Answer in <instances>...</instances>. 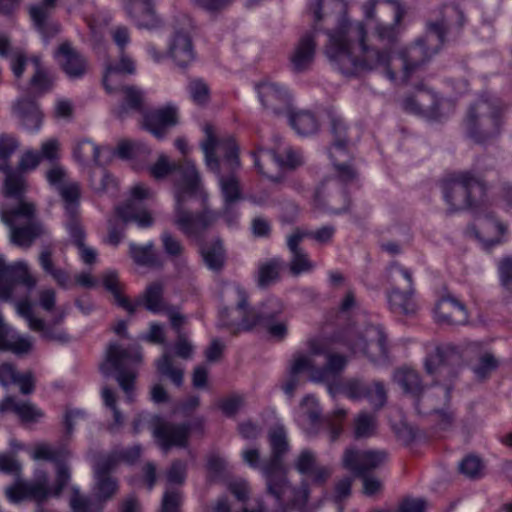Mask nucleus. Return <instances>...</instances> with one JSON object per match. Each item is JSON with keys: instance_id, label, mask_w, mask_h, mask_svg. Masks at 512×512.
<instances>
[{"instance_id": "nucleus-1", "label": "nucleus", "mask_w": 512, "mask_h": 512, "mask_svg": "<svg viewBox=\"0 0 512 512\" xmlns=\"http://www.w3.org/2000/svg\"><path fill=\"white\" fill-rule=\"evenodd\" d=\"M324 8L341 15L336 28L328 32L326 55L331 65L345 76L380 72L391 81L400 79L407 82L439 52L447 30L464 23L463 12L457 6L446 5L441 19L427 24L424 36L400 50L397 57H392L390 49L379 48L370 43L362 22H353L346 17L347 4L344 0L312 2L309 9L313 12L315 22L323 19Z\"/></svg>"}, {"instance_id": "nucleus-2", "label": "nucleus", "mask_w": 512, "mask_h": 512, "mask_svg": "<svg viewBox=\"0 0 512 512\" xmlns=\"http://www.w3.org/2000/svg\"><path fill=\"white\" fill-rule=\"evenodd\" d=\"M175 172V206L172 223L185 236L198 238L218 219V214L210 210L192 213L188 202L197 193L200 186L199 173L195 164L186 160L182 164L170 163L165 155H161L150 167V174L155 179H162Z\"/></svg>"}, {"instance_id": "nucleus-3", "label": "nucleus", "mask_w": 512, "mask_h": 512, "mask_svg": "<svg viewBox=\"0 0 512 512\" xmlns=\"http://www.w3.org/2000/svg\"><path fill=\"white\" fill-rule=\"evenodd\" d=\"M204 132L206 137L201 148L205 164L218 177L224 204L236 203L241 199V186L237 176L240 169L237 145L230 136L216 137L210 125L205 126Z\"/></svg>"}, {"instance_id": "nucleus-4", "label": "nucleus", "mask_w": 512, "mask_h": 512, "mask_svg": "<svg viewBox=\"0 0 512 512\" xmlns=\"http://www.w3.org/2000/svg\"><path fill=\"white\" fill-rule=\"evenodd\" d=\"M446 354L444 349L436 347L426 357L425 369L428 374L436 377L437 383L425 387L415 403L419 413L434 415L441 429H446L453 421L448 403L451 382L457 376V370L448 362Z\"/></svg>"}, {"instance_id": "nucleus-5", "label": "nucleus", "mask_w": 512, "mask_h": 512, "mask_svg": "<svg viewBox=\"0 0 512 512\" xmlns=\"http://www.w3.org/2000/svg\"><path fill=\"white\" fill-rule=\"evenodd\" d=\"M69 450L65 446L53 447L41 444L35 447L32 458L35 460H48L58 465L56 485L52 491L48 488V476L40 472L34 482H20L6 489V495L11 502L17 503L25 498L37 502L44 501L52 493L58 496L70 479L68 468L63 462L69 457Z\"/></svg>"}, {"instance_id": "nucleus-6", "label": "nucleus", "mask_w": 512, "mask_h": 512, "mask_svg": "<svg viewBox=\"0 0 512 512\" xmlns=\"http://www.w3.org/2000/svg\"><path fill=\"white\" fill-rule=\"evenodd\" d=\"M271 459L262 466L267 490L280 504L302 508L305 506L309 490L306 484L298 490L292 488L285 475L281 457L288 450L286 432L283 427H275L270 432Z\"/></svg>"}, {"instance_id": "nucleus-7", "label": "nucleus", "mask_w": 512, "mask_h": 512, "mask_svg": "<svg viewBox=\"0 0 512 512\" xmlns=\"http://www.w3.org/2000/svg\"><path fill=\"white\" fill-rule=\"evenodd\" d=\"M506 105L495 95L484 93L468 109L463 122L466 135L477 143L497 137L502 129Z\"/></svg>"}, {"instance_id": "nucleus-8", "label": "nucleus", "mask_w": 512, "mask_h": 512, "mask_svg": "<svg viewBox=\"0 0 512 512\" xmlns=\"http://www.w3.org/2000/svg\"><path fill=\"white\" fill-rule=\"evenodd\" d=\"M141 361L142 355L138 347L123 348L117 343H111L106 350L105 360L100 365L104 376L115 374L116 381L129 403L134 401L137 368Z\"/></svg>"}, {"instance_id": "nucleus-9", "label": "nucleus", "mask_w": 512, "mask_h": 512, "mask_svg": "<svg viewBox=\"0 0 512 512\" xmlns=\"http://www.w3.org/2000/svg\"><path fill=\"white\" fill-rule=\"evenodd\" d=\"M442 193L450 212L476 207L483 202L485 185L470 172H459L442 182Z\"/></svg>"}, {"instance_id": "nucleus-10", "label": "nucleus", "mask_w": 512, "mask_h": 512, "mask_svg": "<svg viewBox=\"0 0 512 512\" xmlns=\"http://www.w3.org/2000/svg\"><path fill=\"white\" fill-rule=\"evenodd\" d=\"M221 295L227 306L219 312V325L232 333L250 330L257 325L255 309L248 306L247 293L237 283L223 286Z\"/></svg>"}, {"instance_id": "nucleus-11", "label": "nucleus", "mask_w": 512, "mask_h": 512, "mask_svg": "<svg viewBox=\"0 0 512 512\" xmlns=\"http://www.w3.org/2000/svg\"><path fill=\"white\" fill-rule=\"evenodd\" d=\"M309 353L306 356L312 358L311 381L316 383H327L328 391L334 395L341 392L340 386H334L331 381L335 380L345 369L348 360L345 356L329 351L326 344L319 339H312L308 342Z\"/></svg>"}, {"instance_id": "nucleus-12", "label": "nucleus", "mask_w": 512, "mask_h": 512, "mask_svg": "<svg viewBox=\"0 0 512 512\" xmlns=\"http://www.w3.org/2000/svg\"><path fill=\"white\" fill-rule=\"evenodd\" d=\"M1 219L10 228V239L16 246L28 248L42 233L33 203L21 200L16 208L3 211Z\"/></svg>"}, {"instance_id": "nucleus-13", "label": "nucleus", "mask_w": 512, "mask_h": 512, "mask_svg": "<svg viewBox=\"0 0 512 512\" xmlns=\"http://www.w3.org/2000/svg\"><path fill=\"white\" fill-rule=\"evenodd\" d=\"M388 277L392 288L387 294L390 310L397 315H412L417 310L414 300V288L411 272L393 263L389 267Z\"/></svg>"}, {"instance_id": "nucleus-14", "label": "nucleus", "mask_w": 512, "mask_h": 512, "mask_svg": "<svg viewBox=\"0 0 512 512\" xmlns=\"http://www.w3.org/2000/svg\"><path fill=\"white\" fill-rule=\"evenodd\" d=\"M342 341L355 355H362L373 363H380L387 359L388 348L386 336L378 326H369L363 335L349 329Z\"/></svg>"}, {"instance_id": "nucleus-15", "label": "nucleus", "mask_w": 512, "mask_h": 512, "mask_svg": "<svg viewBox=\"0 0 512 512\" xmlns=\"http://www.w3.org/2000/svg\"><path fill=\"white\" fill-rule=\"evenodd\" d=\"M49 184L58 192L64 205L67 216V224H80L79 205L81 190L79 183L68 177L66 170L59 165H54L46 172Z\"/></svg>"}, {"instance_id": "nucleus-16", "label": "nucleus", "mask_w": 512, "mask_h": 512, "mask_svg": "<svg viewBox=\"0 0 512 512\" xmlns=\"http://www.w3.org/2000/svg\"><path fill=\"white\" fill-rule=\"evenodd\" d=\"M110 35L120 52V59L119 62L109 64L106 68L103 84L108 91L116 88L119 73L134 74L136 71L135 62L129 55L124 53L131 41L129 29L123 25H119L110 30Z\"/></svg>"}, {"instance_id": "nucleus-17", "label": "nucleus", "mask_w": 512, "mask_h": 512, "mask_svg": "<svg viewBox=\"0 0 512 512\" xmlns=\"http://www.w3.org/2000/svg\"><path fill=\"white\" fill-rule=\"evenodd\" d=\"M152 195V191L144 184H135L126 203L116 208L117 215L124 223H135L139 228L152 226L154 219L142 206V201L150 199Z\"/></svg>"}, {"instance_id": "nucleus-18", "label": "nucleus", "mask_w": 512, "mask_h": 512, "mask_svg": "<svg viewBox=\"0 0 512 512\" xmlns=\"http://www.w3.org/2000/svg\"><path fill=\"white\" fill-rule=\"evenodd\" d=\"M191 428L190 423L176 424L159 416H154L151 420L153 437L164 453L172 447H187Z\"/></svg>"}, {"instance_id": "nucleus-19", "label": "nucleus", "mask_w": 512, "mask_h": 512, "mask_svg": "<svg viewBox=\"0 0 512 512\" xmlns=\"http://www.w3.org/2000/svg\"><path fill=\"white\" fill-rule=\"evenodd\" d=\"M340 391L353 401L367 400L375 411L387 402V391L381 381L365 383L358 378H349L341 384Z\"/></svg>"}, {"instance_id": "nucleus-20", "label": "nucleus", "mask_w": 512, "mask_h": 512, "mask_svg": "<svg viewBox=\"0 0 512 512\" xmlns=\"http://www.w3.org/2000/svg\"><path fill=\"white\" fill-rule=\"evenodd\" d=\"M332 132L335 141L330 148L329 155L341 182L347 184L356 178V172L349 164L351 155L346 147L345 125L341 119H332Z\"/></svg>"}, {"instance_id": "nucleus-21", "label": "nucleus", "mask_w": 512, "mask_h": 512, "mask_svg": "<svg viewBox=\"0 0 512 512\" xmlns=\"http://www.w3.org/2000/svg\"><path fill=\"white\" fill-rule=\"evenodd\" d=\"M258 99L263 108L275 115L290 113L292 102L288 89L278 82L263 80L255 85Z\"/></svg>"}, {"instance_id": "nucleus-22", "label": "nucleus", "mask_w": 512, "mask_h": 512, "mask_svg": "<svg viewBox=\"0 0 512 512\" xmlns=\"http://www.w3.org/2000/svg\"><path fill=\"white\" fill-rule=\"evenodd\" d=\"M387 459L388 453L385 450L348 448L344 451L342 462L356 476H364L383 465Z\"/></svg>"}, {"instance_id": "nucleus-23", "label": "nucleus", "mask_w": 512, "mask_h": 512, "mask_svg": "<svg viewBox=\"0 0 512 512\" xmlns=\"http://www.w3.org/2000/svg\"><path fill=\"white\" fill-rule=\"evenodd\" d=\"M57 1L41 0L28 7L29 16L34 27L46 40L54 37L60 31V25L55 21H50V16L56 7Z\"/></svg>"}, {"instance_id": "nucleus-24", "label": "nucleus", "mask_w": 512, "mask_h": 512, "mask_svg": "<svg viewBox=\"0 0 512 512\" xmlns=\"http://www.w3.org/2000/svg\"><path fill=\"white\" fill-rule=\"evenodd\" d=\"M434 315L439 324L462 325L468 321L465 305L452 295L443 296L437 301Z\"/></svg>"}, {"instance_id": "nucleus-25", "label": "nucleus", "mask_w": 512, "mask_h": 512, "mask_svg": "<svg viewBox=\"0 0 512 512\" xmlns=\"http://www.w3.org/2000/svg\"><path fill=\"white\" fill-rule=\"evenodd\" d=\"M177 124V109L172 105L148 111L143 117V127L156 138L162 139L166 129Z\"/></svg>"}, {"instance_id": "nucleus-26", "label": "nucleus", "mask_w": 512, "mask_h": 512, "mask_svg": "<svg viewBox=\"0 0 512 512\" xmlns=\"http://www.w3.org/2000/svg\"><path fill=\"white\" fill-rule=\"evenodd\" d=\"M127 16L139 28L151 29L159 24L152 0H119Z\"/></svg>"}, {"instance_id": "nucleus-27", "label": "nucleus", "mask_w": 512, "mask_h": 512, "mask_svg": "<svg viewBox=\"0 0 512 512\" xmlns=\"http://www.w3.org/2000/svg\"><path fill=\"white\" fill-rule=\"evenodd\" d=\"M439 99L429 88L416 87L414 93L403 101V108L417 115L434 116L437 114Z\"/></svg>"}, {"instance_id": "nucleus-28", "label": "nucleus", "mask_w": 512, "mask_h": 512, "mask_svg": "<svg viewBox=\"0 0 512 512\" xmlns=\"http://www.w3.org/2000/svg\"><path fill=\"white\" fill-rule=\"evenodd\" d=\"M33 338L28 335H21L10 327L0 313V350L10 351L21 356L29 354L33 350Z\"/></svg>"}, {"instance_id": "nucleus-29", "label": "nucleus", "mask_w": 512, "mask_h": 512, "mask_svg": "<svg viewBox=\"0 0 512 512\" xmlns=\"http://www.w3.org/2000/svg\"><path fill=\"white\" fill-rule=\"evenodd\" d=\"M18 314L23 317L31 330L41 333V336L49 341H68V335L62 330H56L47 325L44 320L33 314L32 304L29 300L19 301L16 304Z\"/></svg>"}, {"instance_id": "nucleus-30", "label": "nucleus", "mask_w": 512, "mask_h": 512, "mask_svg": "<svg viewBox=\"0 0 512 512\" xmlns=\"http://www.w3.org/2000/svg\"><path fill=\"white\" fill-rule=\"evenodd\" d=\"M55 57L69 78H80L87 71L85 58L67 42L59 46Z\"/></svg>"}, {"instance_id": "nucleus-31", "label": "nucleus", "mask_w": 512, "mask_h": 512, "mask_svg": "<svg viewBox=\"0 0 512 512\" xmlns=\"http://www.w3.org/2000/svg\"><path fill=\"white\" fill-rule=\"evenodd\" d=\"M251 155L254 158V166L261 174H265L260 163L261 156L268 157L280 169H294L303 163L301 154L291 148L285 150V157L279 155L276 149L267 150L264 148H259L257 151L251 152Z\"/></svg>"}, {"instance_id": "nucleus-32", "label": "nucleus", "mask_w": 512, "mask_h": 512, "mask_svg": "<svg viewBox=\"0 0 512 512\" xmlns=\"http://www.w3.org/2000/svg\"><path fill=\"white\" fill-rule=\"evenodd\" d=\"M124 74L119 73V80L115 89L111 91L106 89L109 94H119L122 96L121 104L113 110V113L118 118H123L129 110H140L143 102V94L138 88L122 84V76Z\"/></svg>"}, {"instance_id": "nucleus-33", "label": "nucleus", "mask_w": 512, "mask_h": 512, "mask_svg": "<svg viewBox=\"0 0 512 512\" xmlns=\"http://www.w3.org/2000/svg\"><path fill=\"white\" fill-rule=\"evenodd\" d=\"M294 466L300 474L311 476L313 483L319 485L323 484L331 475L328 467L317 464L316 454L309 449L301 451L295 459Z\"/></svg>"}, {"instance_id": "nucleus-34", "label": "nucleus", "mask_w": 512, "mask_h": 512, "mask_svg": "<svg viewBox=\"0 0 512 512\" xmlns=\"http://www.w3.org/2000/svg\"><path fill=\"white\" fill-rule=\"evenodd\" d=\"M312 371V358L306 356L304 353H296L293 355L287 375L284 379L282 389L289 397H292L296 388L300 384V374L303 372H309L311 378Z\"/></svg>"}, {"instance_id": "nucleus-35", "label": "nucleus", "mask_w": 512, "mask_h": 512, "mask_svg": "<svg viewBox=\"0 0 512 512\" xmlns=\"http://www.w3.org/2000/svg\"><path fill=\"white\" fill-rule=\"evenodd\" d=\"M316 43L312 33L305 34L295 47L290 57L294 72L301 73L309 70L315 57Z\"/></svg>"}, {"instance_id": "nucleus-36", "label": "nucleus", "mask_w": 512, "mask_h": 512, "mask_svg": "<svg viewBox=\"0 0 512 512\" xmlns=\"http://www.w3.org/2000/svg\"><path fill=\"white\" fill-rule=\"evenodd\" d=\"M11 384L19 386L22 394H30L34 390V376L30 371L19 373L13 364L4 362L0 364V385Z\"/></svg>"}, {"instance_id": "nucleus-37", "label": "nucleus", "mask_w": 512, "mask_h": 512, "mask_svg": "<svg viewBox=\"0 0 512 512\" xmlns=\"http://www.w3.org/2000/svg\"><path fill=\"white\" fill-rule=\"evenodd\" d=\"M169 54L177 66L184 68L194 60V51L188 31H177L170 43Z\"/></svg>"}, {"instance_id": "nucleus-38", "label": "nucleus", "mask_w": 512, "mask_h": 512, "mask_svg": "<svg viewBox=\"0 0 512 512\" xmlns=\"http://www.w3.org/2000/svg\"><path fill=\"white\" fill-rule=\"evenodd\" d=\"M384 2L392 5L394 13L393 22L386 24L377 20L373 28V33L380 41L392 44L397 40L399 34L398 25L404 16V10L398 0H385Z\"/></svg>"}, {"instance_id": "nucleus-39", "label": "nucleus", "mask_w": 512, "mask_h": 512, "mask_svg": "<svg viewBox=\"0 0 512 512\" xmlns=\"http://www.w3.org/2000/svg\"><path fill=\"white\" fill-rule=\"evenodd\" d=\"M0 57L9 58L13 75L17 79L22 77L29 58L24 49L12 46L6 35H0Z\"/></svg>"}, {"instance_id": "nucleus-40", "label": "nucleus", "mask_w": 512, "mask_h": 512, "mask_svg": "<svg viewBox=\"0 0 512 512\" xmlns=\"http://www.w3.org/2000/svg\"><path fill=\"white\" fill-rule=\"evenodd\" d=\"M14 112L28 131L39 130L42 124V113L37 104L30 99L18 100Z\"/></svg>"}, {"instance_id": "nucleus-41", "label": "nucleus", "mask_w": 512, "mask_h": 512, "mask_svg": "<svg viewBox=\"0 0 512 512\" xmlns=\"http://www.w3.org/2000/svg\"><path fill=\"white\" fill-rule=\"evenodd\" d=\"M14 412L23 422L37 421L42 412L30 402H17L14 397L7 396L0 401V412Z\"/></svg>"}, {"instance_id": "nucleus-42", "label": "nucleus", "mask_w": 512, "mask_h": 512, "mask_svg": "<svg viewBox=\"0 0 512 512\" xmlns=\"http://www.w3.org/2000/svg\"><path fill=\"white\" fill-rule=\"evenodd\" d=\"M394 380L403 391L413 397L415 401L425 389L421 384L418 372L412 368L403 367L398 369L394 373Z\"/></svg>"}, {"instance_id": "nucleus-43", "label": "nucleus", "mask_w": 512, "mask_h": 512, "mask_svg": "<svg viewBox=\"0 0 512 512\" xmlns=\"http://www.w3.org/2000/svg\"><path fill=\"white\" fill-rule=\"evenodd\" d=\"M292 129L301 136H309L318 130V120L309 111L294 112L291 108L290 113L286 114Z\"/></svg>"}, {"instance_id": "nucleus-44", "label": "nucleus", "mask_w": 512, "mask_h": 512, "mask_svg": "<svg viewBox=\"0 0 512 512\" xmlns=\"http://www.w3.org/2000/svg\"><path fill=\"white\" fill-rule=\"evenodd\" d=\"M10 277H17V281L28 288H33L36 285V279L29 273L27 263L18 261L12 265H6L0 256V282Z\"/></svg>"}, {"instance_id": "nucleus-45", "label": "nucleus", "mask_w": 512, "mask_h": 512, "mask_svg": "<svg viewBox=\"0 0 512 512\" xmlns=\"http://www.w3.org/2000/svg\"><path fill=\"white\" fill-rule=\"evenodd\" d=\"M30 61L34 66V74L29 82L31 89L38 94L49 91L53 84L50 71L42 64L39 56H32Z\"/></svg>"}, {"instance_id": "nucleus-46", "label": "nucleus", "mask_w": 512, "mask_h": 512, "mask_svg": "<svg viewBox=\"0 0 512 512\" xmlns=\"http://www.w3.org/2000/svg\"><path fill=\"white\" fill-rule=\"evenodd\" d=\"M160 240L165 254L176 264L177 267L185 268V248L181 241L169 231H163Z\"/></svg>"}, {"instance_id": "nucleus-47", "label": "nucleus", "mask_w": 512, "mask_h": 512, "mask_svg": "<svg viewBox=\"0 0 512 512\" xmlns=\"http://www.w3.org/2000/svg\"><path fill=\"white\" fill-rule=\"evenodd\" d=\"M118 482L112 476L94 475L93 497L100 502L103 507L105 503L111 500L118 492Z\"/></svg>"}, {"instance_id": "nucleus-48", "label": "nucleus", "mask_w": 512, "mask_h": 512, "mask_svg": "<svg viewBox=\"0 0 512 512\" xmlns=\"http://www.w3.org/2000/svg\"><path fill=\"white\" fill-rule=\"evenodd\" d=\"M109 152L107 148H101L89 140H82L76 144L73 150L74 158L82 164L94 162L98 165L103 164L101 155Z\"/></svg>"}, {"instance_id": "nucleus-49", "label": "nucleus", "mask_w": 512, "mask_h": 512, "mask_svg": "<svg viewBox=\"0 0 512 512\" xmlns=\"http://www.w3.org/2000/svg\"><path fill=\"white\" fill-rule=\"evenodd\" d=\"M129 254L138 265L148 267H160L162 265L158 255L154 251V244L152 242L143 246L130 243Z\"/></svg>"}, {"instance_id": "nucleus-50", "label": "nucleus", "mask_w": 512, "mask_h": 512, "mask_svg": "<svg viewBox=\"0 0 512 512\" xmlns=\"http://www.w3.org/2000/svg\"><path fill=\"white\" fill-rule=\"evenodd\" d=\"M67 230L69 232L70 237L72 238L73 243L79 249V255L81 260L85 264H93L96 261L97 252L95 249L84 244L85 233L82 225L75 224L73 222L71 224H67Z\"/></svg>"}, {"instance_id": "nucleus-51", "label": "nucleus", "mask_w": 512, "mask_h": 512, "mask_svg": "<svg viewBox=\"0 0 512 512\" xmlns=\"http://www.w3.org/2000/svg\"><path fill=\"white\" fill-rule=\"evenodd\" d=\"M377 417L366 411H361L353 421V436L355 439H366L376 434Z\"/></svg>"}, {"instance_id": "nucleus-52", "label": "nucleus", "mask_w": 512, "mask_h": 512, "mask_svg": "<svg viewBox=\"0 0 512 512\" xmlns=\"http://www.w3.org/2000/svg\"><path fill=\"white\" fill-rule=\"evenodd\" d=\"M101 396L104 405L110 409L113 420L108 424L107 430L114 434L120 431L125 423V418L117 406V396L109 387L102 388Z\"/></svg>"}, {"instance_id": "nucleus-53", "label": "nucleus", "mask_w": 512, "mask_h": 512, "mask_svg": "<svg viewBox=\"0 0 512 512\" xmlns=\"http://www.w3.org/2000/svg\"><path fill=\"white\" fill-rule=\"evenodd\" d=\"M284 266L280 258H272L259 264L257 282L261 287H267L279 279L280 271Z\"/></svg>"}, {"instance_id": "nucleus-54", "label": "nucleus", "mask_w": 512, "mask_h": 512, "mask_svg": "<svg viewBox=\"0 0 512 512\" xmlns=\"http://www.w3.org/2000/svg\"><path fill=\"white\" fill-rule=\"evenodd\" d=\"M103 285L109 292L112 293L116 303L120 307L128 311L130 314L135 312L136 304L131 303L129 299L123 296L121 293V284L116 272L109 271L105 273L103 276Z\"/></svg>"}, {"instance_id": "nucleus-55", "label": "nucleus", "mask_w": 512, "mask_h": 512, "mask_svg": "<svg viewBox=\"0 0 512 512\" xmlns=\"http://www.w3.org/2000/svg\"><path fill=\"white\" fill-rule=\"evenodd\" d=\"M143 302L147 310L152 313L164 312L169 306L163 300V287L160 283L149 285L145 291L143 299L136 304V307Z\"/></svg>"}, {"instance_id": "nucleus-56", "label": "nucleus", "mask_w": 512, "mask_h": 512, "mask_svg": "<svg viewBox=\"0 0 512 512\" xmlns=\"http://www.w3.org/2000/svg\"><path fill=\"white\" fill-rule=\"evenodd\" d=\"M283 303L277 298L267 299L258 310L255 309L257 325H263L267 322L278 320L283 313Z\"/></svg>"}, {"instance_id": "nucleus-57", "label": "nucleus", "mask_w": 512, "mask_h": 512, "mask_svg": "<svg viewBox=\"0 0 512 512\" xmlns=\"http://www.w3.org/2000/svg\"><path fill=\"white\" fill-rule=\"evenodd\" d=\"M39 263L42 269L50 274L61 287L67 288L70 284L69 274L60 268H55L52 261V254L45 250L39 256Z\"/></svg>"}, {"instance_id": "nucleus-58", "label": "nucleus", "mask_w": 512, "mask_h": 512, "mask_svg": "<svg viewBox=\"0 0 512 512\" xmlns=\"http://www.w3.org/2000/svg\"><path fill=\"white\" fill-rule=\"evenodd\" d=\"M203 260L206 266L214 271L220 270L225 261V251L220 241H216L211 245L203 248Z\"/></svg>"}, {"instance_id": "nucleus-59", "label": "nucleus", "mask_w": 512, "mask_h": 512, "mask_svg": "<svg viewBox=\"0 0 512 512\" xmlns=\"http://www.w3.org/2000/svg\"><path fill=\"white\" fill-rule=\"evenodd\" d=\"M157 370L163 376L168 377L173 384L181 386L183 383V369L176 367L168 353H164L161 358L156 361Z\"/></svg>"}, {"instance_id": "nucleus-60", "label": "nucleus", "mask_w": 512, "mask_h": 512, "mask_svg": "<svg viewBox=\"0 0 512 512\" xmlns=\"http://www.w3.org/2000/svg\"><path fill=\"white\" fill-rule=\"evenodd\" d=\"M6 178L4 181V194L8 197L21 199L26 190L25 179L18 173L8 168L6 171Z\"/></svg>"}, {"instance_id": "nucleus-61", "label": "nucleus", "mask_w": 512, "mask_h": 512, "mask_svg": "<svg viewBox=\"0 0 512 512\" xmlns=\"http://www.w3.org/2000/svg\"><path fill=\"white\" fill-rule=\"evenodd\" d=\"M291 254L289 268L293 275L310 272L314 269L313 262L310 261L308 254L304 250L295 251Z\"/></svg>"}, {"instance_id": "nucleus-62", "label": "nucleus", "mask_w": 512, "mask_h": 512, "mask_svg": "<svg viewBox=\"0 0 512 512\" xmlns=\"http://www.w3.org/2000/svg\"><path fill=\"white\" fill-rule=\"evenodd\" d=\"M18 148L17 140L10 135L0 136V171H6L9 168V158Z\"/></svg>"}, {"instance_id": "nucleus-63", "label": "nucleus", "mask_w": 512, "mask_h": 512, "mask_svg": "<svg viewBox=\"0 0 512 512\" xmlns=\"http://www.w3.org/2000/svg\"><path fill=\"white\" fill-rule=\"evenodd\" d=\"M188 91L192 101L198 105H203L209 100V87L202 79L191 80Z\"/></svg>"}, {"instance_id": "nucleus-64", "label": "nucleus", "mask_w": 512, "mask_h": 512, "mask_svg": "<svg viewBox=\"0 0 512 512\" xmlns=\"http://www.w3.org/2000/svg\"><path fill=\"white\" fill-rule=\"evenodd\" d=\"M459 469L461 473L469 478H478L483 473V463L477 456L469 455L461 461Z\"/></svg>"}]
</instances>
